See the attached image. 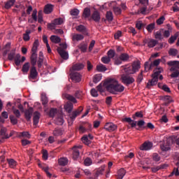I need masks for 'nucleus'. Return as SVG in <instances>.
Listing matches in <instances>:
<instances>
[{
    "label": "nucleus",
    "instance_id": "nucleus-64",
    "mask_svg": "<svg viewBox=\"0 0 179 179\" xmlns=\"http://www.w3.org/2000/svg\"><path fill=\"white\" fill-rule=\"evenodd\" d=\"M113 12L115 15H121V8L117 6L113 7Z\"/></svg>",
    "mask_w": 179,
    "mask_h": 179
},
{
    "label": "nucleus",
    "instance_id": "nucleus-56",
    "mask_svg": "<svg viewBox=\"0 0 179 179\" xmlns=\"http://www.w3.org/2000/svg\"><path fill=\"white\" fill-rule=\"evenodd\" d=\"M84 164L85 166H92V164H93V160H92L90 157H87L84 160Z\"/></svg>",
    "mask_w": 179,
    "mask_h": 179
},
{
    "label": "nucleus",
    "instance_id": "nucleus-35",
    "mask_svg": "<svg viewBox=\"0 0 179 179\" xmlns=\"http://www.w3.org/2000/svg\"><path fill=\"white\" fill-rule=\"evenodd\" d=\"M123 121H125L126 122H128L130 124L131 128H134V127H136V122H134L131 117H125Z\"/></svg>",
    "mask_w": 179,
    "mask_h": 179
},
{
    "label": "nucleus",
    "instance_id": "nucleus-44",
    "mask_svg": "<svg viewBox=\"0 0 179 179\" xmlns=\"http://www.w3.org/2000/svg\"><path fill=\"white\" fill-rule=\"evenodd\" d=\"M58 163L60 166H66V164H68V158H60L58 160Z\"/></svg>",
    "mask_w": 179,
    "mask_h": 179
},
{
    "label": "nucleus",
    "instance_id": "nucleus-38",
    "mask_svg": "<svg viewBox=\"0 0 179 179\" xmlns=\"http://www.w3.org/2000/svg\"><path fill=\"white\" fill-rule=\"evenodd\" d=\"M0 136H3V139H8L9 136L6 135V129L1 128L0 130Z\"/></svg>",
    "mask_w": 179,
    "mask_h": 179
},
{
    "label": "nucleus",
    "instance_id": "nucleus-25",
    "mask_svg": "<svg viewBox=\"0 0 179 179\" xmlns=\"http://www.w3.org/2000/svg\"><path fill=\"white\" fill-rule=\"evenodd\" d=\"M89 139H93V136L92 134H89L88 136H84L82 138V141L83 142V143H85V145H90V143H92V141H90V140Z\"/></svg>",
    "mask_w": 179,
    "mask_h": 179
},
{
    "label": "nucleus",
    "instance_id": "nucleus-47",
    "mask_svg": "<svg viewBox=\"0 0 179 179\" xmlns=\"http://www.w3.org/2000/svg\"><path fill=\"white\" fill-rule=\"evenodd\" d=\"M96 70L98 72H106L107 71V67L104 64H99L96 66Z\"/></svg>",
    "mask_w": 179,
    "mask_h": 179
},
{
    "label": "nucleus",
    "instance_id": "nucleus-10",
    "mask_svg": "<svg viewBox=\"0 0 179 179\" xmlns=\"http://www.w3.org/2000/svg\"><path fill=\"white\" fill-rule=\"evenodd\" d=\"M82 111H83V108L82 106H80L77 110L73 111L71 113H69V117L71 120V124H73V121L76 120V117H78V115H80Z\"/></svg>",
    "mask_w": 179,
    "mask_h": 179
},
{
    "label": "nucleus",
    "instance_id": "nucleus-32",
    "mask_svg": "<svg viewBox=\"0 0 179 179\" xmlns=\"http://www.w3.org/2000/svg\"><path fill=\"white\" fill-rule=\"evenodd\" d=\"M85 68V64L82 63H78L73 66V71H81Z\"/></svg>",
    "mask_w": 179,
    "mask_h": 179
},
{
    "label": "nucleus",
    "instance_id": "nucleus-63",
    "mask_svg": "<svg viewBox=\"0 0 179 179\" xmlns=\"http://www.w3.org/2000/svg\"><path fill=\"white\" fill-rule=\"evenodd\" d=\"M79 10L78 8H74L71 10L70 13L71 16H78L79 15Z\"/></svg>",
    "mask_w": 179,
    "mask_h": 179
},
{
    "label": "nucleus",
    "instance_id": "nucleus-57",
    "mask_svg": "<svg viewBox=\"0 0 179 179\" xmlns=\"http://www.w3.org/2000/svg\"><path fill=\"white\" fill-rule=\"evenodd\" d=\"M125 174H127V171L124 168H122L118 171V177H122V178H124L125 176Z\"/></svg>",
    "mask_w": 179,
    "mask_h": 179
},
{
    "label": "nucleus",
    "instance_id": "nucleus-2",
    "mask_svg": "<svg viewBox=\"0 0 179 179\" xmlns=\"http://www.w3.org/2000/svg\"><path fill=\"white\" fill-rule=\"evenodd\" d=\"M62 97L63 99L69 100V101L64 105V110L66 113L71 114V113H72V110H73V103H78V101L73 96L69 94H63Z\"/></svg>",
    "mask_w": 179,
    "mask_h": 179
},
{
    "label": "nucleus",
    "instance_id": "nucleus-34",
    "mask_svg": "<svg viewBox=\"0 0 179 179\" xmlns=\"http://www.w3.org/2000/svg\"><path fill=\"white\" fill-rule=\"evenodd\" d=\"M50 41H52V43H55V44H58L61 43V38L55 35H52L50 36Z\"/></svg>",
    "mask_w": 179,
    "mask_h": 179
},
{
    "label": "nucleus",
    "instance_id": "nucleus-6",
    "mask_svg": "<svg viewBox=\"0 0 179 179\" xmlns=\"http://www.w3.org/2000/svg\"><path fill=\"white\" fill-rule=\"evenodd\" d=\"M115 65H121L122 62H128L129 61V55L128 53L122 52L118 57L114 58Z\"/></svg>",
    "mask_w": 179,
    "mask_h": 179
},
{
    "label": "nucleus",
    "instance_id": "nucleus-9",
    "mask_svg": "<svg viewBox=\"0 0 179 179\" xmlns=\"http://www.w3.org/2000/svg\"><path fill=\"white\" fill-rule=\"evenodd\" d=\"M62 23H64V19L61 17L56 18L52 21L51 23L48 24V27L50 29V30H55L57 26H61Z\"/></svg>",
    "mask_w": 179,
    "mask_h": 179
},
{
    "label": "nucleus",
    "instance_id": "nucleus-52",
    "mask_svg": "<svg viewBox=\"0 0 179 179\" xmlns=\"http://www.w3.org/2000/svg\"><path fill=\"white\" fill-rule=\"evenodd\" d=\"M101 78H102L101 74H96L93 78L94 83H99V82L101 80Z\"/></svg>",
    "mask_w": 179,
    "mask_h": 179
},
{
    "label": "nucleus",
    "instance_id": "nucleus-3",
    "mask_svg": "<svg viewBox=\"0 0 179 179\" xmlns=\"http://www.w3.org/2000/svg\"><path fill=\"white\" fill-rule=\"evenodd\" d=\"M162 72H163L162 68H158L154 71V73L152 75V80H149L147 83L146 87H148V89H150L152 86H156L159 82V75H160Z\"/></svg>",
    "mask_w": 179,
    "mask_h": 179
},
{
    "label": "nucleus",
    "instance_id": "nucleus-33",
    "mask_svg": "<svg viewBox=\"0 0 179 179\" xmlns=\"http://www.w3.org/2000/svg\"><path fill=\"white\" fill-rule=\"evenodd\" d=\"M7 162L10 169H15L17 164V162H16V161H15L13 159H7Z\"/></svg>",
    "mask_w": 179,
    "mask_h": 179
},
{
    "label": "nucleus",
    "instance_id": "nucleus-46",
    "mask_svg": "<svg viewBox=\"0 0 179 179\" xmlns=\"http://www.w3.org/2000/svg\"><path fill=\"white\" fill-rule=\"evenodd\" d=\"M178 54V50L175 48H170L169 50V55L171 57H176Z\"/></svg>",
    "mask_w": 179,
    "mask_h": 179
},
{
    "label": "nucleus",
    "instance_id": "nucleus-22",
    "mask_svg": "<svg viewBox=\"0 0 179 179\" xmlns=\"http://www.w3.org/2000/svg\"><path fill=\"white\" fill-rule=\"evenodd\" d=\"M33 108L30 107L29 109L26 110L24 112V117L27 121H30L31 120V115H33Z\"/></svg>",
    "mask_w": 179,
    "mask_h": 179
},
{
    "label": "nucleus",
    "instance_id": "nucleus-4",
    "mask_svg": "<svg viewBox=\"0 0 179 179\" xmlns=\"http://www.w3.org/2000/svg\"><path fill=\"white\" fill-rule=\"evenodd\" d=\"M39 44L40 43L38 42V39L35 40L31 48L32 54L31 55L30 59L32 66H36L37 64V50L38 48Z\"/></svg>",
    "mask_w": 179,
    "mask_h": 179
},
{
    "label": "nucleus",
    "instance_id": "nucleus-30",
    "mask_svg": "<svg viewBox=\"0 0 179 179\" xmlns=\"http://www.w3.org/2000/svg\"><path fill=\"white\" fill-rule=\"evenodd\" d=\"M85 38V36L80 34H76L73 35L72 40L73 41H80L81 40H83Z\"/></svg>",
    "mask_w": 179,
    "mask_h": 179
},
{
    "label": "nucleus",
    "instance_id": "nucleus-15",
    "mask_svg": "<svg viewBox=\"0 0 179 179\" xmlns=\"http://www.w3.org/2000/svg\"><path fill=\"white\" fill-rule=\"evenodd\" d=\"M91 19L95 22V23H99L101 19L100 16V13L97 10H95L92 13L91 15Z\"/></svg>",
    "mask_w": 179,
    "mask_h": 179
},
{
    "label": "nucleus",
    "instance_id": "nucleus-58",
    "mask_svg": "<svg viewBox=\"0 0 179 179\" xmlns=\"http://www.w3.org/2000/svg\"><path fill=\"white\" fill-rule=\"evenodd\" d=\"M145 29L149 33H152V31H153V30L155 29V23H151L148 24Z\"/></svg>",
    "mask_w": 179,
    "mask_h": 179
},
{
    "label": "nucleus",
    "instance_id": "nucleus-5",
    "mask_svg": "<svg viewBox=\"0 0 179 179\" xmlns=\"http://www.w3.org/2000/svg\"><path fill=\"white\" fill-rule=\"evenodd\" d=\"M169 66H172L170 69V71L173 72L171 75V78H178L179 71L177 69H179V61H169L167 62Z\"/></svg>",
    "mask_w": 179,
    "mask_h": 179
},
{
    "label": "nucleus",
    "instance_id": "nucleus-21",
    "mask_svg": "<svg viewBox=\"0 0 179 179\" xmlns=\"http://www.w3.org/2000/svg\"><path fill=\"white\" fill-rule=\"evenodd\" d=\"M38 75L37 72V69H36L35 66H32L30 69V75L29 76V79H36Z\"/></svg>",
    "mask_w": 179,
    "mask_h": 179
},
{
    "label": "nucleus",
    "instance_id": "nucleus-23",
    "mask_svg": "<svg viewBox=\"0 0 179 179\" xmlns=\"http://www.w3.org/2000/svg\"><path fill=\"white\" fill-rule=\"evenodd\" d=\"M54 10V6L52 4H46L44 7L43 12L45 15H50Z\"/></svg>",
    "mask_w": 179,
    "mask_h": 179
},
{
    "label": "nucleus",
    "instance_id": "nucleus-13",
    "mask_svg": "<svg viewBox=\"0 0 179 179\" xmlns=\"http://www.w3.org/2000/svg\"><path fill=\"white\" fill-rule=\"evenodd\" d=\"M153 148V143L150 141H145L140 146V150H150Z\"/></svg>",
    "mask_w": 179,
    "mask_h": 179
},
{
    "label": "nucleus",
    "instance_id": "nucleus-36",
    "mask_svg": "<svg viewBox=\"0 0 179 179\" xmlns=\"http://www.w3.org/2000/svg\"><path fill=\"white\" fill-rule=\"evenodd\" d=\"M15 0H9L6 3H5V6L4 8L6 9H10V8H12V6H13V5H15Z\"/></svg>",
    "mask_w": 179,
    "mask_h": 179
},
{
    "label": "nucleus",
    "instance_id": "nucleus-12",
    "mask_svg": "<svg viewBox=\"0 0 179 179\" xmlns=\"http://www.w3.org/2000/svg\"><path fill=\"white\" fill-rule=\"evenodd\" d=\"M70 76L73 82H75L76 83H78L82 80V76L78 72L72 71Z\"/></svg>",
    "mask_w": 179,
    "mask_h": 179
},
{
    "label": "nucleus",
    "instance_id": "nucleus-31",
    "mask_svg": "<svg viewBox=\"0 0 179 179\" xmlns=\"http://www.w3.org/2000/svg\"><path fill=\"white\" fill-rule=\"evenodd\" d=\"M90 15H92L90 8H85L83 13V17H85V19H87V17H90Z\"/></svg>",
    "mask_w": 179,
    "mask_h": 179
},
{
    "label": "nucleus",
    "instance_id": "nucleus-60",
    "mask_svg": "<svg viewBox=\"0 0 179 179\" xmlns=\"http://www.w3.org/2000/svg\"><path fill=\"white\" fill-rule=\"evenodd\" d=\"M136 117L138 118H143V113L142 111L136 112L134 115H133L132 118L135 120Z\"/></svg>",
    "mask_w": 179,
    "mask_h": 179
},
{
    "label": "nucleus",
    "instance_id": "nucleus-11",
    "mask_svg": "<svg viewBox=\"0 0 179 179\" xmlns=\"http://www.w3.org/2000/svg\"><path fill=\"white\" fill-rule=\"evenodd\" d=\"M82 149V145L74 146L73 148V160H78L79 156H80V150Z\"/></svg>",
    "mask_w": 179,
    "mask_h": 179
},
{
    "label": "nucleus",
    "instance_id": "nucleus-26",
    "mask_svg": "<svg viewBox=\"0 0 179 179\" xmlns=\"http://www.w3.org/2000/svg\"><path fill=\"white\" fill-rule=\"evenodd\" d=\"M131 67L133 68V71H134V73H136L139 71V69H141V62L139 61H136L134 62Z\"/></svg>",
    "mask_w": 179,
    "mask_h": 179
},
{
    "label": "nucleus",
    "instance_id": "nucleus-40",
    "mask_svg": "<svg viewBox=\"0 0 179 179\" xmlns=\"http://www.w3.org/2000/svg\"><path fill=\"white\" fill-rule=\"evenodd\" d=\"M30 69V63L27 62L22 66V71L24 73H27Z\"/></svg>",
    "mask_w": 179,
    "mask_h": 179
},
{
    "label": "nucleus",
    "instance_id": "nucleus-14",
    "mask_svg": "<svg viewBox=\"0 0 179 179\" xmlns=\"http://www.w3.org/2000/svg\"><path fill=\"white\" fill-rule=\"evenodd\" d=\"M104 129L108 132H113L117 129V126L113 122H108L105 124Z\"/></svg>",
    "mask_w": 179,
    "mask_h": 179
},
{
    "label": "nucleus",
    "instance_id": "nucleus-50",
    "mask_svg": "<svg viewBox=\"0 0 179 179\" xmlns=\"http://www.w3.org/2000/svg\"><path fill=\"white\" fill-rule=\"evenodd\" d=\"M106 17L108 22H113V19H114V17H113V12L107 11Z\"/></svg>",
    "mask_w": 179,
    "mask_h": 179
},
{
    "label": "nucleus",
    "instance_id": "nucleus-62",
    "mask_svg": "<svg viewBox=\"0 0 179 179\" xmlns=\"http://www.w3.org/2000/svg\"><path fill=\"white\" fill-rule=\"evenodd\" d=\"M136 27L138 29V30H141L142 27H145V24H143L142 21H138L136 24Z\"/></svg>",
    "mask_w": 179,
    "mask_h": 179
},
{
    "label": "nucleus",
    "instance_id": "nucleus-61",
    "mask_svg": "<svg viewBox=\"0 0 179 179\" xmlns=\"http://www.w3.org/2000/svg\"><path fill=\"white\" fill-rule=\"evenodd\" d=\"M101 62L103 64H110L111 62V59L108 57V56L103 57L101 58Z\"/></svg>",
    "mask_w": 179,
    "mask_h": 179
},
{
    "label": "nucleus",
    "instance_id": "nucleus-17",
    "mask_svg": "<svg viewBox=\"0 0 179 179\" xmlns=\"http://www.w3.org/2000/svg\"><path fill=\"white\" fill-rule=\"evenodd\" d=\"M104 169H106V165H103L99 169H97L94 173V177L95 179H98L100 176H103V172L104 171Z\"/></svg>",
    "mask_w": 179,
    "mask_h": 179
},
{
    "label": "nucleus",
    "instance_id": "nucleus-18",
    "mask_svg": "<svg viewBox=\"0 0 179 179\" xmlns=\"http://www.w3.org/2000/svg\"><path fill=\"white\" fill-rule=\"evenodd\" d=\"M122 69L124 71L126 75H134L135 71L133 69L132 66H129L128 64L122 66Z\"/></svg>",
    "mask_w": 179,
    "mask_h": 179
},
{
    "label": "nucleus",
    "instance_id": "nucleus-55",
    "mask_svg": "<svg viewBox=\"0 0 179 179\" xmlns=\"http://www.w3.org/2000/svg\"><path fill=\"white\" fill-rule=\"evenodd\" d=\"M13 113L14 115H15L16 118H20V116L22 115L20 114V111L15 108V106L13 107Z\"/></svg>",
    "mask_w": 179,
    "mask_h": 179
},
{
    "label": "nucleus",
    "instance_id": "nucleus-29",
    "mask_svg": "<svg viewBox=\"0 0 179 179\" xmlns=\"http://www.w3.org/2000/svg\"><path fill=\"white\" fill-rule=\"evenodd\" d=\"M55 124L57 125H62L64 124V116L59 114L55 119Z\"/></svg>",
    "mask_w": 179,
    "mask_h": 179
},
{
    "label": "nucleus",
    "instance_id": "nucleus-39",
    "mask_svg": "<svg viewBox=\"0 0 179 179\" xmlns=\"http://www.w3.org/2000/svg\"><path fill=\"white\" fill-rule=\"evenodd\" d=\"M78 48H80V50L82 52H86V51H87V43H81L78 45Z\"/></svg>",
    "mask_w": 179,
    "mask_h": 179
},
{
    "label": "nucleus",
    "instance_id": "nucleus-49",
    "mask_svg": "<svg viewBox=\"0 0 179 179\" xmlns=\"http://www.w3.org/2000/svg\"><path fill=\"white\" fill-rule=\"evenodd\" d=\"M178 37V33H176L173 36H171L169 40V44H174V41L177 40Z\"/></svg>",
    "mask_w": 179,
    "mask_h": 179
},
{
    "label": "nucleus",
    "instance_id": "nucleus-45",
    "mask_svg": "<svg viewBox=\"0 0 179 179\" xmlns=\"http://www.w3.org/2000/svg\"><path fill=\"white\" fill-rule=\"evenodd\" d=\"M62 134H64V131L61 129H56L52 132V135H54V136H61Z\"/></svg>",
    "mask_w": 179,
    "mask_h": 179
},
{
    "label": "nucleus",
    "instance_id": "nucleus-54",
    "mask_svg": "<svg viewBox=\"0 0 179 179\" xmlns=\"http://www.w3.org/2000/svg\"><path fill=\"white\" fill-rule=\"evenodd\" d=\"M162 100H164V101H167V103H165V106H167V104H170V103H171L172 101L171 96L169 95L164 96L162 97Z\"/></svg>",
    "mask_w": 179,
    "mask_h": 179
},
{
    "label": "nucleus",
    "instance_id": "nucleus-41",
    "mask_svg": "<svg viewBox=\"0 0 179 179\" xmlns=\"http://www.w3.org/2000/svg\"><path fill=\"white\" fill-rule=\"evenodd\" d=\"M16 54V49H13L8 54V59L9 61H13L15 55Z\"/></svg>",
    "mask_w": 179,
    "mask_h": 179
},
{
    "label": "nucleus",
    "instance_id": "nucleus-53",
    "mask_svg": "<svg viewBox=\"0 0 179 179\" xmlns=\"http://www.w3.org/2000/svg\"><path fill=\"white\" fill-rule=\"evenodd\" d=\"M10 121L13 125H16L17 124V117H15V115H11L9 116Z\"/></svg>",
    "mask_w": 179,
    "mask_h": 179
},
{
    "label": "nucleus",
    "instance_id": "nucleus-37",
    "mask_svg": "<svg viewBox=\"0 0 179 179\" xmlns=\"http://www.w3.org/2000/svg\"><path fill=\"white\" fill-rule=\"evenodd\" d=\"M31 33V31L29 29H27L25 32V34H23V40L24 41H29L30 40V34Z\"/></svg>",
    "mask_w": 179,
    "mask_h": 179
},
{
    "label": "nucleus",
    "instance_id": "nucleus-51",
    "mask_svg": "<svg viewBox=\"0 0 179 179\" xmlns=\"http://www.w3.org/2000/svg\"><path fill=\"white\" fill-rule=\"evenodd\" d=\"M108 57H109L110 59H114V57H115V50L110 49L107 52Z\"/></svg>",
    "mask_w": 179,
    "mask_h": 179
},
{
    "label": "nucleus",
    "instance_id": "nucleus-16",
    "mask_svg": "<svg viewBox=\"0 0 179 179\" xmlns=\"http://www.w3.org/2000/svg\"><path fill=\"white\" fill-rule=\"evenodd\" d=\"M104 169H106V165H103L99 169H97L94 173V177L95 179H98L100 176H103V172L104 171Z\"/></svg>",
    "mask_w": 179,
    "mask_h": 179
},
{
    "label": "nucleus",
    "instance_id": "nucleus-20",
    "mask_svg": "<svg viewBox=\"0 0 179 179\" xmlns=\"http://www.w3.org/2000/svg\"><path fill=\"white\" fill-rule=\"evenodd\" d=\"M161 150L162 152H169L170 150V141L169 140H166V141H164L162 144H161Z\"/></svg>",
    "mask_w": 179,
    "mask_h": 179
},
{
    "label": "nucleus",
    "instance_id": "nucleus-59",
    "mask_svg": "<svg viewBox=\"0 0 179 179\" xmlns=\"http://www.w3.org/2000/svg\"><path fill=\"white\" fill-rule=\"evenodd\" d=\"M155 36L157 40H163V35H162V31H160L155 32Z\"/></svg>",
    "mask_w": 179,
    "mask_h": 179
},
{
    "label": "nucleus",
    "instance_id": "nucleus-28",
    "mask_svg": "<svg viewBox=\"0 0 179 179\" xmlns=\"http://www.w3.org/2000/svg\"><path fill=\"white\" fill-rule=\"evenodd\" d=\"M58 53L59 54L60 57L63 59H68V52H66L65 50H64L62 48H59L57 50Z\"/></svg>",
    "mask_w": 179,
    "mask_h": 179
},
{
    "label": "nucleus",
    "instance_id": "nucleus-19",
    "mask_svg": "<svg viewBox=\"0 0 179 179\" xmlns=\"http://www.w3.org/2000/svg\"><path fill=\"white\" fill-rule=\"evenodd\" d=\"M76 30L77 31H79V33H82L84 36H87L89 33H87V29H86V27L85 25L80 24L76 27Z\"/></svg>",
    "mask_w": 179,
    "mask_h": 179
},
{
    "label": "nucleus",
    "instance_id": "nucleus-42",
    "mask_svg": "<svg viewBox=\"0 0 179 179\" xmlns=\"http://www.w3.org/2000/svg\"><path fill=\"white\" fill-rule=\"evenodd\" d=\"M14 61L16 66H19L22 61L20 60V54H17L14 57Z\"/></svg>",
    "mask_w": 179,
    "mask_h": 179
},
{
    "label": "nucleus",
    "instance_id": "nucleus-1",
    "mask_svg": "<svg viewBox=\"0 0 179 179\" xmlns=\"http://www.w3.org/2000/svg\"><path fill=\"white\" fill-rule=\"evenodd\" d=\"M105 86L106 90L112 94H118V93H122L125 90V87L118 83V81L114 78L107 79L105 82Z\"/></svg>",
    "mask_w": 179,
    "mask_h": 179
},
{
    "label": "nucleus",
    "instance_id": "nucleus-7",
    "mask_svg": "<svg viewBox=\"0 0 179 179\" xmlns=\"http://www.w3.org/2000/svg\"><path fill=\"white\" fill-rule=\"evenodd\" d=\"M160 62H162V59H155L153 62L151 63L150 60L148 62H145L144 64L145 72H149V71H150V69H153L155 66H158V65L160 64Z\"/></svg>",
    "mask_w": 179,
    "mask_h": 179
},
{
    "label": "nucleus",
    "instance_id": "nucleus-48",
    "mask_svg": "<svg viewBox=\"0 0 179 179\" xmlns=\"http://www.w3.org/2000/svg\"><path fill=\"white\" fill-rule=\"evenodd\" d=\"M4 48H5V50L3 52V57H6V55H8V52L10 51V43H6Z\"/></svg>",
    "mask_w": 179,
    "mask_h": 179
},
{
    "label": "nucleus",
    "instance_id": "nucleus-27",
    "mask_svg": "<svg viewBox=\"0 0 179 179\" xmlns=\"http://www.w3.org/2000/svg\"><path fill=\"white\" fill-rule=\"evenodd\" d=\"M144 43L146 44H148V47H149V48H153V47H155V45H157V44L159 43V41L155 40V39H151L150 41H144Z\"/></svg>",
    "mask_w": 179,
    "mask_h": 179
},
{
    "label": "nucleus",
    "instance_id": "nucleus-24",
    "mask_svg": "<svg viewBox=\"0 0 179 179\" xmlns=\"http://www.w3.org/2000/svg\"><path fill=\"white\" fill-rule=\"evenodd\" d=\"M41 114L38 111H36L34 113V117H33V122L34 125H38V122H40V117Z\"/></svg>",
    "mask_w": 179,
    "mask_h": 179
},
{
    "label": "nucleus",
    "instance_id": "nucleus-8",
    "mask_svg": "<svg viewBox=\"0 0 179 179\" xmlns=\"http://www.w3.org/2000/svg\"><path fill=\"white\" fill-rule=\"evenodd\" d=\"M121 80L124 85H126V86H129V85H132V83L135 82V78L128 74H122L121 76Z\"/></svg>",
    "mask_w": 179,
    "mask_h": 179
},
{
    "label": "nucleus",
    "instance_id": "nucleus-43",
    "mask_svg": "<svg viewBox=\"0 0 179 179\" xmlns=\"http://www.w3.org/2000/svg\"><path fill=\"white\" fill-rule=\"evenodd\" d=\"M41 101H42V104H43V106H44V107H45V106H47V104H48V98H47V96H45V94H41Z\"/></svg>",
    "mask_w": 179,
    "mask_h": 179
}]
</instances>
